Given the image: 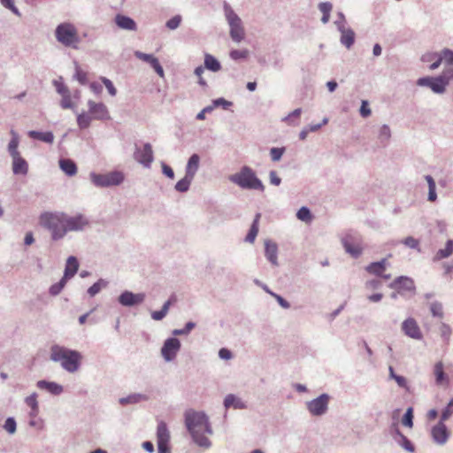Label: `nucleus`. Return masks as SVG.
<instances>
[{"label": "nucleus", "instance_id": "nucleus-12", "mask_svg": "<svg viewBox=\"0 0 453 453\" xmlns=\"http://www.w3.org/2000/svg\"><path fill=\"white\" fill-rule=\"evenodd\" d=\"M170 440V433L166 424L160 422L157 428V443L158 453H171L168 446Z\"/></svg>", "mask_w": 453, "mask_h": 453}, {"label": "nucleus", "instance_id": "nucleus-1", "mask_svg": "<svg viewBox=\"0 0 453 453\" xmlns=\"http://www.w3.org/2000/svg\"><path fill=\"white\" fill-rule=\"evenodd\" d=\"M185 425L193 441L199 447L205 449L211 447V442L205 436V434H212V428L209 421V417L203 411H196L193 410L186 411Z\"/></svg>", "mask_w": 453, "mask_h": 453}, {"label": "nucleus", "instance_id": "nucleus-40", "mask_svg": "<svg viewBox=\"0 0 453 453\" xmlns=\"http://www.w3.org/2000/svg\"><path fill=\"white\" fill-rule=\"evenodd\" d=\"M390 137H391L390 127L388 125H386V124L382 125L380 127V131H379V140H380V142L383 146H386V144L389 141Z\"/></svg>", "mask_w": 453, "mask_h": 453}, {"label": "nucleus", "instance_id": "nucleus-9", "mask_svg": "<svg viewBox=\"0 0 453 453\" xmlns=\"http://www.w3.org/2000/svg\"><path fill=\"white\" fill-rule=\"evenodd\" d=\"M329 400L330 396L328 394H321L317 398L306 403L307 410L312 416H323L328 410Z\"/></svg>", "mask_w": 453, "mask_h": 453}, {"label": "nucleus", "instance_id": "nucleus-29", "mask_svg": "<svg viewBox=\"0 0 453 453\" xmlns=\"http://www.w3.org/2000/svg\"><path fill=\"white\" fill-rule=\"evenodd\" d=\"M386 265H387V259L383 258L380 261L372 262V263L369 264L365 267V270L370 274L380 276V275H382L383 272L386 270Z\"/></svg>", "mask_w": 453, "mask_h": 453}, {"label": "nucleus", "instance_id": "nucleus-22", "mask_svg": "<svg viewBox=\"0 0 453 453\" xmlns=\"http://www.w3.org/2000/svg\"><path fill=\"white\" fill-rule=\"evenodd\" d=\"M115 24L121 29L127 31H136L137 24L130 17L124 14H117L114 18Z\"/></svg>", "mask_w": 453, "mask_h": 453}, {"label": "nucleus", "instance_id": "nucleus-28", "mask_svg": "<svg viewBox=\"0 0 453 453\" xmlns=\"http://www.w3.org/2000/svg\"><path fill=\"white\" fill-rule=\"evenodd\" d=\"M149 396L145 394L141 393H134L130 394L127 396L121 397L119 399V403L121 405H128V404H136L141 402L148 401Z\"/></svg>", "mask_w": 453, "mask_h": 453}, {"label": "nucleus", "instance_id": "nucleus-33", "mask_svg": "<svg viewBox=\"0 0 453 453\" xmlns=\"http://www.w3.org/2000/svg\"><path fill=\"white\" fill-rule=\"evenodd\" d=\"M203 66L213 73H217L221 70L220 62L212 55L209 53L204 54Z\"/></svg>", "mask_w": 453, "mask_h": 453}, {"label": "nucleus", "instance_id": "nucleus-55", "mask_svg": "<svg viewBox=\"0 0 453 453\" xmlns=\"http://www.w3.org/2000/svg\"><path fill=\"white\" fill-rule=\"evenodd\" d=\"M60 106L63 109H73L74 104L72 102V96L70 91L66 94L62 95V99L60 101Z\"/></svg>", "mask_w": 453, "mask_h": 453}, {"label": "nucleus", "instance_id": "nucleus-2", "mask_svg": "<svg viewBox=\"0 0 453 453\" xmlns=\"http://www.w3.org/2000/svg\"><path fill=\"white\" fill-rule=\"evenodd\" d=\"M50 359L53 362L60 363L61 367L65 371L73 373L81 367L82 355L78 350L53 345L50 348Z\"/></svg>", "mask_w": 453, "mask_h": 453}, {"label": "nucleus", "instance_id": "nucleus-14", "mask_svg": "<svg viewBox=\"0 0 453 453\" xmlns=\"http://www.w3.org/2000/svg\"><path fill=\"white\" fill-rule=\"evenodd\" d=\"M145 298V293H133L132 291L125 290L119 296L118 302L124 307H133L143 303Z\"/></svg>", "mask_w": 453, "mask_h": 453}, {"label": "nucleus", "instance_id": "nucleus-35", "mask_svg": "<svg viewBox=\"0 0 453 453\" xmlns=\"http://www.w3.org/2000/svg\"><path fill=\"white\" fill-rule=\"evenodd\" d=\"M10 134L12 135V139L9 142V144H8V152H9V154H10V156L12 157L19 156L20 153L18 150V147H19V134L16 131H14L13 129H12L10 131Z\"/></svg>", "mask_w": 453, "mask_h": 453}, {"label": "nucleus", "instance_id": "nucleus-52", "mask_svg": "<svg viewBox=\"0 0 453 453\" xmlns=\"http://www.w3.org/2000/svg\"><path fill=\"white\" fill-rule=\"evenodd\" d=\"M402 423L407 427L413 426V410L411 407L408 408L403 417Z\"/></svg>", "mask_w": 453, "mask_h": 453}, {"label": "nucleus", "instance_id": "nucleus-25", "mask_svg": "<svg viewBox=\"0 0 453 453\" xmlns=\"http://www.w3.org/2000/svg\"><path fill=\"white\" fill-rule=\"evenodd\" d=\"M79 269V262L78 259L74 256H70L65 264L63 279L68 280L73 278L78 272Z\"/></svg>", "mask_w": 453, "mask_h": 453}, {"label": "nucleus", "instance_id": "nucleus-26", "mask_svg": "<svg viewBox=\"0 0 453 453\" xmlns=\"http://www.w3.org/2000/svg\"><path fill=\"white\" fill-rule=\"evenodd\" d=\"M199 164L200 156L196 153L192 154L188 158L187 165L185 167V174L194 179L199 169Z\"/></svg>", "mask_w": 453, "mask_h": 453}, {"label": "nucleus", "instance_id": "nucleus-24", "mask_svg": "<svg viewBox=\"0 0 453 453\" xmlns=\"http://www.w3.org/2000/svg\"><path fill=\"white\" fill-rule=\"evenodd\" d=\"M12 173L15 175H27L28 173V164L20 155L12 157Z\"/></svg>", "mask_w": 453, "mask_h": 453}, {"label": "nucleus", "instance_id": "nucleus-54", "mask_svg": "<svg viewBox=\"0 0 453 453\" xmlns=\"http://www.w3.org/2000/svg\"><path fill=\"white\" fill-rule=\"evenodd\" d=\"M0 4L5 8L10 10L13 14L18 17H21V13L19 9L15 6L13 0H0Z\"/></svg>", "mask_w": 453, "mask_h": 453}, {"label": "nucleus", "instance_id": "nucleus-57", "mask_svg": "<svg viewBox=\"0 0 453 453\" xmlns=\"http://www.w3.org/2000/svg\"><path fill=\"white\" fill-rule=\"evenodd\" d=\"M181 19L180 15H175L166 21L165 27L170 30H174L180 25Z\"/></svg>", "mask_w": 453, "mask_h": 453}, {"label": "nucleus", "instance_id": "nucleus-5", "mask_svg": "<svg viewBox=\"0 0 453 453\" xmlns=\"http://www.w3.org/2000/svg\"><path fill=\"white\" fill-rule=\"evenodd\" d=\"M56 40L63 46L78 49L81 39L75 26L71 22H63L57 26L55 29Z\"/></svg>", "mask_w": 453, "mask_h": 453}, {"label": "nucleus", "instance_id": "nucleus-38", "mask_svg": "<svg viewBox=\"0 0 453 453\" xmlns=\"http://www.w3.org/2000/svg\"><path fill=\"white\" fill-rule=\"evenodd\" d=\"M108 286V281L104 279H99L96 282H95L91 287L88 288V294L89 296L93 297L97 295L103 288H105Z\"/></svg>", "mask_w": 453, "mask_h": 453}, {"label": "nucleus", "instance_id": "nucleus-7", "mask_svg": "<svg viewBox=\"0 0 453 453\" xmlns=\"http://www.w3.org/2000/svg\"><path fill=\"white\" fill-rule=\"evenodd\" d=\"M89 179L97 188H109L120 185L124 181L125 176L119 171H112L104 174L92 172L89 174Z\"/></svg>", "mask_w": 453, "mask_h": 453}, {"label": "nucleus", "instance_id": "nucleus-47", "mask_svg": "<svg viewBox=\"0 0 453 453\" xmlns=\"http://www.w3.org/2000/svg\"><path fill=\"white\" fill-rule=\"evenodd\" d=\"M134 56L138 59L142 60V61L150 64V66H152L154 65V63L158 61V59L157 58H155L153 55L143 53V52L139 51V50L134 51Z\"/></svg>", "mask_w": 453, "mask_h": 453}, {"label": "nucleus", "instance_id": "nucleus-27", "mask_svg": "<svg viewBox=\"0 0 453 453\" xmlns=\"http://www.w3.org/2000/svg\"><path fill=\"white\" fill-rule=\"evenodd\" d=\"M224 406L226 409L233 407L236 410H243L247 408L246 403L234 394H228L224 399Z\"/></svg>", "mask_w": 453, "mask_h": 453}, {"label": "nucleus", "instance_id": "nucleus-42", "mask_svg": "<svg viewBox=\"0 0 453 453\" xmlns=\"http://www.w3.org/2000/svg\"><path fill=\"white\" fill-rule=\"evenodd\" d=\"M92 118L86 112H81L77 116V124L81 129H86L90 126Z\"/></svg>", "mask_w": 453, "mask_h": 453}, {"label": "nucleus", "instance_id": "nucleus-21", "mask_svg": "<svg viewBox=\"0 0 453 453\" xmlns=\"http://www.w3.org/2000/svg\"><path fill=\"white\" fill-rule=\"evenodd\" d=\"M337 29L341 33V43L347 49H350L355 42V32L351 28H346L344 25H341L339 21H334Z\"/></svg>", "mask_w": 453, "mask_h": 453}, {"label": "nucleus", "instance_id": "nucleus-23", "mask_svg": "<svg viewBox=\"0 0 453 453\" xmlns=\"http://www.w3.org/2000/svg\"><path fill=\"white\" fill-rule=\"evenodd\" d=\"M36 387L40 389L48 391L53 395H60L64 391V388L62 385L54 381H48L45 380H38L36 382Z\"/></svg>", "mask_w": 453, "mask_h": 453}, {"label": "nucleus", "instance_id": "nucleus-51", "mask_svg": "<svg viewBox=\"0 0 453 453\" xmlns=\"http://www.w3.org/2000/svg\"><path fill=\"white\" fill-rule=\"evenodd\" d=\"M439 329L441 338L448 343L452 334L451 327L446 323H441Z\"/></svg>", "mask_w": 453, "mask_h": 453}, {"label": "nucleus", "instance_id": "nucleus-30", "mask_svg": "<svg viewBox=\"0 0 453 453\" xmlns=\"http://www.w3.org/2000/svg\"><path fill=\"white\" fill-rule=\"evenodd\" d=\"M59 167L68 176H73L77 173L76 164L69 158H61L59 160Z\"/></svg>", "mask_w": 453, "mask_h": 453}, {"label": "nucleus", "instance_id": "nucleus-36", "mask_svg": "<svg viewBox=\"0 0 453 453\" xmlns=\"http://www.w3.org/2000/svg\"><path fill=\"white\" fill-rule=\"evenodd\" d=\"M453 254V240L449 239L446 242V245L444 249H440L435 256L434 260H441L443 258H447Z\"/></svg>", "mask_w": 453, "mask_h": 453}, {"label": "nucleus", "instance_id": "nucleus-31", "mask_svg": "<svg viewBox=\"0 0 453 453\" xmlns=\"http://www.w3.org/2000/svg\"><path fill=\"white\" fill-rule=\"evenodd\" d=\"M28 136L32 139L42 141L46 143H52L54 142V134L50 131L41 132L31 130L28 132Z\"/></svg>", "mask_w": 453, "mask_h": 453}, {"label": "nucleus", "instance_id": "nucleus-19", "mask_svg": "<svg viewBox=\"0 0 453 453\" xmlns=\"http://www.w3.org/2000/svg\"><path fill=\"white\" fill-rule=\"evenodd\" d=\"M264 245L265 258L273 266H279L277 243L270 239H266L264 242Z\"/></svg>", "mask_w": 453, "mask_h": 453}, {"label": "nucleus", "instance_id": "nucleus-20", "mask_svg": "<svg viewBox=\"0 0 453 453\" xmlns=\"http://www.w3.org/2000/svg\"><path fill=\"white\" fill-rule=\"evenodd\" d=\"M402 330L407 336L412 339L420 340L422 338L419 326L412 318H409L403 322Z\"/></svg>", "mask_w": 453, "mask_h": 453}, {"label": "nucleus", "instance_id": "nucleus-58", "mask_svg": "<svg viewBox=\"0 0 453 453\" xmlns=\"http://www.w3.org/2000/svg\"><path fill=\"white\" fill-rule=\"evenodd\" d=\"M452 414H453V398L449 402L447 406L443 409L440 420L446 421L447 419L449 418V417Z\"/></svg>", "mask_w": 453, "mask_h": 453}, {"label": "nucleus", "instance_id": "nucleus-39", "mask_svg": "<svg viewBox=\"0 0 453 453\" xmlns=\"http://www.w3.org/2000/svg\"><path fill=\"white\" fill-rule=\"evenodd\" d=\"M193 180L194 179L192 177H188L185 174V176L175 184V190L180 193L187 192L189 189Z\"/></svg>", "mask_w": 453, "mask_h": 453}, {"label": "nucleus", "instance_id": "nucleus-8", "mask_svg": "<svg viewBox=\"0 0 453 453\" xmlns=\"http://www.w3.org/2000/svg\"><path fill=\"white\" fill-rule=\"evenodd\" d=\"M416 84L419 87H427L435 94H443L448 86L447 81L441 74L438 76H425L418 78Z\"/></svg>", "mask_w": 453, "mask_h": 453}, {"label": "nucleus", "instance_id": "nucleus-61", "mask_svg": "<svg viewBox=\"0 0 453 453\" xmlns=\"http://www.w3.org/2000/svg\"><path fill=\"white\" fill-rule=\"evenodd\" d=\"M285 152V148H272L271 150H270V155H271V157H272V160L274 161V162H277L279 161L281 157L283 156Z\"/></svg>", "mask_w": 453, "mask_h": 453}, {"label": "nucleus", "instance_id": "nucleus-10", "mask_svg": "<svg viewBox=\"0 0 453 453\" xmlns=\"http://www.w3.org/2000/svg\"><path fill=\"white\" fill-rule=\"evenodd\" d=\"M342 246L352 257L357 258L363 252L361 238L357 234H349L342 240Z\"/></svg>", "mask_w": 453, "mask_h": 453}, {"label": "nucleus", "instance_id": "nucleus-37", "mask_svg": "<svg viewBox=\"0 0 453 453\" xmlns=\"http://www.w3.org/2000/svg\"><path fill=\"white\" fill-rule=\"evenodd\" d=\"M395 434L399 437L397 439V443L403 448L405 450L409 452H414L415 447L412 444V442L405 436L403 435L398 428L395 429Z\"/></svg>", "mask_w": 453, "mask_h": 453}, {"label": "nucleus", "instance_id": "nucleus-63", "mask_svg": "<svg viewBox=\"0 0 453 453\" xmlns=\"http://www.w3.org/2000/svg\"><path fill=\"white\" fill-rule=\"evenodd\" d=\"M442 77L445 81H447V84L449 85L450 81H453V63L447 65L441 73Z\"/></svg>", "mask_w": 453, "mask_h": 453}, {"label": "nucleus", "instance_id": "nucleus-32", "mask_svg": "<svg viewBox=\"0 0 453 453\" xmlns=\"http://www.w3.org/2000/svg\"><path fill=\"white\" fill-rule=\"evenodd\" d=\"M261 217V213L257 212L255 215V218L253 219V222L250 226V228L245 237V242L253 243L256 240V237L258 234V226H259V219Z\"/></svg>", "mask_w": 453, "mask_h": 453}, {"label": "nucleus", "instance_id": "nucleus-59", "mask_svg": "<svg viewBox=\"0 0 453 453\" xmlns=\"http://www.w3.org/2000/svg\"><path fill=\"white\" fill-rule=\"evenodd\" d=\"M37 393L34 392L30 395L27 396L25 398V403L27 406H29L31 409H37L39 408L38 401H37Z\"/></svg>", "mask_w": 453, "mask_h": 453}, {"label": "nucleus", "instance_id": "nucleus-15", "mask_svg": "<svg viewBox=\"0 0 453 453\" xmlns=\"http://www.w3.org/2000/svg\"><path fill=\"white\" fill-rule=\"evenodd\" d=\"M388 287L392 289L401 293L403 296L404 292H415V285L412 279L407 276H399L395 278L392 282L389 283Z\"/></svg>", "mask_w": 453, "mask_h": 453}, {"label": "nucleus", "instance_id": "nucleus-56", "mask_svg": "<svg viewBox=\"0 0 453 453\" xmlns=\"http://www.w3.org/2000/svg\"><path fill=\"white\" fill-rule=\"evenodd\" d=\"M229 56L233 60L245 59L249 56V51L248 50H232Z\"/></svg>", "mask_w": 453, "mask_h": 453}, {"label": "nucleus", "instance_id": "nucleus-44", "mask_svg": "<svg viewBox=\"0 0 453 453\" xmlns=\"http://www.w3.org/2000/svg\"><path fill=\"white\" fill-rule=\"evenodd\" d=\"M67 280L61 278L60 280L53 285H51L49 288V294L52 296H56L61 293L63 288H65Z\"/></svg>", "mask_w": 453, "mask_h": 453}, {"label": "nucleus", "instance_id": "nucleus-60", "mask_svg": "<svg viewBox=\"0 0 453 453\" xmlns=\"http://www.w3.org/2000/svg\"><path fill=\"white\" fill-rule=\"evenodd\" d=\"M233 104L232 102L230 101H227L226 100L225 98L223 97H219V98H217V99H214L212 101V104L211 106H213V109L216 108V107H223V109L226 110L228 109L231 105Z\"/></svg>", "mask_w": 453, "mask_h": 453}, {"label": "nucleus", "instance_id": "nucleus-53", "mask_svg": "<svg viewBox=\"0 0 453 453\" xmlns=\"http://www.w3.org/2000/svg\"><path fill=\"white\" fill-rule=\"evenodd\" d=\"M4 428L10 434H13L17 429V423L15 418L12 417L7 418L4 422Z\"/></svg>", "mask_w": 453, "mask_h": 453}, {"label": "nucleus", "instance_id": "nucleus-48", "mask_svg": "<svg viewBox=\"0 0 453 453\" xmlns=\"http://www.w3.org/2000/svg\"><path fill=\"white\" fill-rule=\"evenodd\" d=\"M442 62L447 65L453 64V50L448 48L443 49L441 52H438Z\"/></svg>", "mask_w": 453, "mask_h": 453}, {"label": "nucleus", "instance_id": "nucleus-49", "mask_svg": "<svg viewBox=\"0 0 453 453\" xmlns=\"http://www.w3.org/2000/svg\"><path fill=\"white\" fill-rule=\"evenodd\" d=\"M401 243L404 244L405 246L409 247L410 249L416 250L418 252L421 251V250L419 248L418 240L415 239L412 236H408L405 239L402 240Z\"/></svg>", "mask_w": 453, "mask_h": 453}, {"label": "nucleus", "instance_id": "nucleus-18", "mask_svg": "<svg viewBox=\"0 0 453 453\" xmlns=\"http://www.w3.org/2000/svg\"><path fill=\"white\" fill-rule=\"evenodd\" d=\"M88 112L92 115L95 119H108L109 111L104 103H96L92 100L88 101Z\"/></svg>", "mask_w": 453, "mask_h": 453}, {"label": "nucleus", "instance_id": "nucleus-41", "mask_svg": "<svg viewBox=\"0 0 453 453\" xmlns=\"http://www.w3.org/2000/svg\"><path fill=\"white\" fill-rule=\"evenodd\" d=\"M296 218L301 221L308 223L312 220V214L308 207L303 206L297 211Z\"/></svg>", "mask_w": 453, "mask_h": 453}, {"label": "nucleus", "instance_id": "nucleus-3", "mask_svg": "<svg viewBox=\"0 0 453 453\" xmlns=\"http://www.w3.org/2000/svg\"><path fill=\"white\" fill-rule=\"evenodd\" d=\"M40 225L50 233L53 241H58L65 236V212H43L39 217Z\"/></svg>", "mask_w": 453, "mask_h": 453}, {"label": "nucleus", "instance_id": "nucleus-6", "mask_svg": "<svg viewBox=\"0 0 453 453\" xmlns=\"http://www.w3.org/2000/svg\"><path fill=\"white\" fill-rule=\"evenodd\" d=\"M223 8L226 19L230 27V37L234 42L239 43L244 39L245 36V31L242 26V21L227 3L224 4Z\"/></svg>", "mask_w": 453, "mask_h": 453}, {"label": "nucleus", "instance_id": "nucleus-43", "mask_svg": "<svg viewBox=\"0 0 453 453\" xmlns=\"http://www.w3.org/2000/svg\"><path fill=\"white\" fill-rule=\"evenodd\" d=\"M302 113V109L297 108L291 111L288 116L282 119V121L287 122L289 126H297L299 122L295 121V119L299 118Z\"/></svg>", "mask_w": 453, "mask_h": 453}, {"label": "nucleus", "instance_id": "nucleus-64", "mask_svg": "<svg viewBox=\"0 0 453 453\" xmlns=\"http://www.w3.org/2000/svg\"><path fill=\"white\" fill-rule=\"evenodd\" d=\"M270 296H273L276 299V301L278 302V303L280 305V307H282L283 309L290 308L289 302H288L286 299H284L281 296H280L274 292H270Z\"/></svg>", "mask_w": 453, "mask_h": 453}, {"label": "nucleus", "instance_id": "nucleus-46", "mask_svg": "<svg viewBox=\"0 0 453 453\" xmlns=\"http://www.w3.org/2000/svg\"><path fill=\"white\" fill-rule=\"evenodd\" d=\"M430 311L432 313V315L434 317H437V318H443V306H442V303L438 302V301H434L433 303H430Z\"/></svg>", "mask_w": 453, "mask_h": 453}, {"label": "nucleus", "instance_id": "nucleus-17", "mask_svg": "<svg viewBox=\"0 0 453 453\" xmlns=\"http://www.w3.org/2000/svg\"><path fill=\"white\" fill-rule=\"evenodd\" d=\"M431 435L434 441L438 445H444L447 442L449 434L444 421L440 420L437 425L433 426Z\"/></svg>", "mask_w": 453, "mask_h": 453}, {"label": "nucleus", "instance_id": "nucleus-62", "mask_svg": "<svg viewBox=\"0 0 453 453\" xmlns=\"http://www.w3.org/2000/svg\"><path fill=\"white\" fill-rule=\"evenodd\" d=\"M101 81L104 83V85L105 86V88H107L109 94L111 96H115L117 94V89L114 87L112 81L106 77H101Z\"/></svg>", "mask_w": 453, "mask_h": 453}, {"label": "nucleus", "instance_id": "nucleus-16", "mask_svg": "<svg viewBox=\"0 0 453 453\" xmlns=\"http://www.w3.org/2000/svg\"><path fill=\"white\" fill-rule=\"evenodd\" d=\"M134 157L138 163L146 168H150L154 160L153 150L150 143H144L142 150L136 149Z\"/></svg>", "mask_w": 453, "mask_h": 453}, {"label": "nucleus", "instance_id": "nucleus-34", "mask_svg": "<svg viewBox=\"0 0 453 453\" xmlns=\"http://www.w3.org/2000/svg\"><path fill=\"white\" fill-rule=\"evenodd\" d=\"M443 363L441 361L437 362L434 365V373L435 376V382L437 385H442L449 382V377L444 372Z\"/></svg>", "mask_w": 453, "mask_h": 453}, {"label": "nucleus", "instance_id": "nucleus-11", "mask_svg": "<svg viewBox=\"0 0 453 453\" xmlns=\"http://www.w3.org/2000/svg\"><path fill=\"white\" fill-rule=\"evenodd\" d=\"M88 224V219L83 214L79 213L75 216H69L65 213V234L68 232L83 231Z\"/></svg>", "mask_w": 453, "mask_h": 453}, {"label": "nucleus", "instance_id": "nucleus-45", "mask_svg": "<svg viewBox=\"0 0 453 453\" xmlns=\"http://www.w3.org/2000/svg\"><path fill=\"white\" fill-rule=\"evenodd\" d=\"M74 65L75 73L73 75V78L77 80L81 85H85L88 82L87 73L79 66L77 62H74Z\"/></svg>", "mask_w": 453, "mask_h": 453}, {"label": "nucleus", "instance_id": "nucleus-50", "mask_svg": "<svg viewBox=\"0 0 453 453\" xmlns=\"http://www.w3.org/2000/svg\"><path fill=\"white\" fill-rule=\"evenodd\" d=\"M195 327H196V323L189 321V322L186 323L185 326L182 327L181 329H174L173 331V335H188L191 332V330L194 329Z\"/></svg>", "mask_w": 453, "mask_h": 453}, {"label": "nucleus", "instance_id": "nucleus-13", "mask_svg": "<svg viewBox=\"0 0 453 453\" xmlns=\"http://www.w3.org/2000/svg\"><path fill=\"white\" fill-rule=\"evenodd\" d=\"M180 342L176 337L167 338L161 349V354L167 362L173 360L180 349Z\"/></svg>", "mask_w": 453, "mask_h": 453}, {"label": "nucleus", "instance_id": "nucleus-4", "mask_svg": "<svg viewBox=\"0 0 453 453\" xmlns=\"http://www.w3.org/2000/svg\"><path fill=\"white\" fill-rule=\"evenodd\" d=\"M228 179L232 183L242 189L259 190L262 192L265 190V186L261 180L257 178L255 171L248 165L242 166L238 173L230 175Z\"/></svg>", "mask_w": 453, "mask_h": 453}]
</instances>
